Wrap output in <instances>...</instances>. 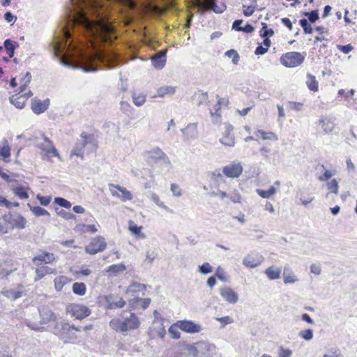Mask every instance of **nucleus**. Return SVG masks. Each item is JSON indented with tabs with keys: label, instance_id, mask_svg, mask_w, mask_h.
I'll return each mask as SVG.
<instances>
[{
	"label": "nucleus",
	"instance_id": "nucleus-1",
	"mask_svg": "<svg viewBox=\"0 0 357 357\" xmlns=\"http://www.w3.org/2000/svg\"><path fill=\"white\" fill-rule=\"evenodd\" d=\"M81 8L73 23L91 43L93 50L85 52L83 42L77 39L73 32L64 27L62 29V38L56 39L54 45V54L61 64L69 66V61L77 60L79 68L84 72L96 71L99 66L107 68L116 67L122 60L118 52L112 48L100 47L111 41L109 34L113 28L107 21L100 0H79Z\"/></svg>",
	"mask_w": 357,
	"mask_h": 357
},
{
	"label": "nucleus",
	"instance_id": "nucleus-2",
	"mask_svg": "<svg viewBox=\"0 0 357 357\" xmlns=\"http://www.w3.org/2000/svg\"><path fill=\"white\" fill-rule=\"evenodd\" d=\"M139 324L140 321L137 315L128 312H123L119 318L113 319L109 321V326L112 329L123 334L137 329Z\"/></svg>",
	"mask_w": 357,
	"mask_h": 357
},
{
	"label": "nucleus",
	"instance_id": "nucleus-3",
	"mask_svg": "<svg viewBox=\"0 0 357 357\" xmlns=\"http://www.w3.org/2000/svg\"><path fill=\"white\" fill-rule=\"evenodd\" d=\"M304 59L305 56L301 53L291 52L283 54L280 58V61L286 67L295 68L300 66Z\"/></svg>",
	"mask_w": 357,
	"mask_h": 357
},
{
	"label": "nucleus",
	"instance_id": "nucleus-4",
	"mask_svg": "<svg viewBox=\"0 0 357 357\" xmlns=\"http://www.w3.org/2000/svg\"><path fill=\"white\" fill-rule=\"evenodd\" d=\"M3 220L8 224L7 228L24 229L26 224V219L17 213H8L3 215Z\"/></svg>",
	"mask_w": 357,
	"mask_h": 357
},
{
	"label": "nucleus",
	"instance_id": "nucleus-5",
	"mask_svg": "<svg viewBox=\"0 0 357 357\" xmlns=\"http://www.w3.org/2000/svg\"><path fill=\"white\" fill-rule=\"evenodd\" d=\"M66 311L77 319H83L91 314V310L81 304H70L67 306Z\"/></svg>",
	"mask_w": 357,
	"mask_h": 357
},
{
	"label": "nucleus",
	"instance_id": "nucleus-6",
	"mask_svg": "<svg viewBox=\"0 0 357 357\" xmlns=\"http://www.w3.org/2000/svg\"><path fill=\"white\" fill-rule=\"evenodd\" d=\"M106 245L107 243L104 237L96 236L85 247V251L90 255H95L105 250Z\"/></svg>",
	"mask_w": 357,
	"mask_h": 357
},
{
	"label": "nucleus",
	"instance_id": "nucleus-7",
	"mask_svg": "<svg viewBox=\"0 0 357 357\" xmlns=\"http://www.w3.org/2000/svg\"><path fill=\"white\" fill-rule=\"evenodd\" d=\"M243 166L241 162L233 161L222 169V174L228 178H236L243 172Z\"/></svg>",
	"mask_w": 357,
	"mask_h": 357
},
{
	"label": "nucleus",
	"instance_id": "nucleus-8",
	"mask_svg": "<svg viewBox=\"0 0 357 357\" xmlns=\"http://www.w3.org/2000/svg\"><path fill=\"white\" fill-rule=\"evenodd\" d=\"M90 135L83 132L80 135V139L77 141L74 147L73 148L70 156L76 155L83 158L84 150L86 145L89 143Z\"/></svg>",
	"mask_w": 357,
	"mask_h": 357
},
{
	"label": "nucleus",
	"instance_id": "nucleus-9",
	"mask_svg": "<svg viewBox=\"0 0 357 357\" xmlns=\"http://www.w3.org/2000/svg\"><path fill=\"white\" fill-rule=\"evenodd\" d=\"M264 261V257L258 253H249L243 257V264L250 268H254L259 266Z\"/></svg>",
	"mask_w": 357,
	"mask_h": 357
},
{
	"label": "nucleus",
	"instance_id": "nucleus-10",
	"mask_svg": "<svg viewBox=\"0 0 357 357\" xmlns=\"http://www.w3.org/2000/svg\"><path fill=\"white\" fill-rule=\"evenodd\" d=\"M176 325L183 331L188 333H196L202 331V326L192 321H178Z\"/></svg>",
	"mask_w": 357,
	"mask_h": 357
},
{
	"label": "nucleus",
	"instance_id": "nucleus-11",
	"mask_svg": "<svg viewBox=\"0 0 357 357\" xmlns=\"http://www.w3.org/2000/svg\"><path fill=\"white\" fill-rule=\"evenodd\" d=\"M106 308L107 309H116L122 308L125 304V301L114 294H109L105 296Z\"/></svg>",
	"mask_w": 357,
	"mask_h": 357
},
{
	"label": "nucleus",
	"instance_id": "nucleus-12",
	"mask_svg": "<svg viewBox=\"0 0 357 357\" xmlns=\"http://www.w3.org/2000/svg\"><path fill=\"white\" fill-rule=\"evenodd\" d=\"M50 105V100H39L36 98L31 100V109L36 114H40L46 111Z\"/></svg>",
	"mask_w": 357,
	"mask_h": 357
},
{
	"label": "nucleus",
	"instance_id": "nucleus-13",
	"mask_svg": "<svg viewBox=\"0 0 357 357\" xmlns=\"http://www.w3.org/2000/svg\"><path fill=\"white\" fill-rule=\"evenodd\" d=\"M56 257L53 253L48 252H42L40 254L35 256L32 261L36 266H40L42 263L50 264L53 263Z\"/></svg>",
	"mask_w": 357,
	"mask_h": 357
},
{
	"label": "nucleus",
	"instance_id": "nucleus-14",
	"mask_svg": "<svg viewBox=\"0 0 357 357\" xmlns=\"http://www.w3.org/2000/svg\"><path fill=\"white\" fill-rule=\"evenodd\" d=\"M220 296L228 303L235 304L238 301V294L229 287H225L219 289Z\"/></svg>",
	"mask_w": 357,
	"mask_h": 357
},
{
	"label": "nucleus",
	"instance_id": "nucleus-15",
	"mask_svg": "<svg viewBox=\"0 0 357 357\" xmlns=\"http://www.w3.org/2000/svg\"><path fill=\"white\" fill-rule=\"evenodd\" d=\"M201 357H209L215 351V346L207 342H197Z\"/></svg>",
	"mask_w": 357,
	"mask_h": 357
},
{
	"label": "nucleus",
	"instance_id": "nucleus-16",
	"mask_svg": "<svg viewBox=\"0 0 357 357\" xmlns=\"http://www.w3.org/2000/svg\"><path fill=\"white\" fill-rule=\"evenodd\" d=\"M185 139H195L198 137L197 124L189 123L185 128L181 130Z\"/></svg>",
	"mask_w": 357,
	"mask_h": 357
},
{
	"label": "nucleus",
	"instance_id": "nucleus-17",
	"mask_svg": "<svg viewBox=\"0 0 357 357\" xmlns=\"http://www.w3.org/2000/svg\"><path fill=\"white\" fill-rule=\"evenodd\" d=\"M233 126H227L222 137L220 139L222 144L228 146H233L234 145V137L232 133Z\"/></svg>",
	"mask_w": 357,
	"mask_h": 357
},
{
	"label": "nucleus",
	"instance_id": "nucleus-18",
	"mask_svg": "<svg viewBox=\"0 0 357 357\" xmlns=\"http://www.w3.org/2000/svg\"><path fill=\"white\" fill-rule=\"evenodd\" d=\"M153 66L157 69H162L166 63V50H162L155 54L151 58Z\"/></svg>",
	"mask_w": 357,
	"mask_h": 357
},
{
	"label": "nucleus",
	"instance_id": "nucleus-19",
	"mask_svg": "<svg viewBox=\"0 0 357 357\" xmlns=\"http://www.w3.org/2000/svg\"><path fill=\"white\" fill-rule=\"evenodd\" d=\"M326 187L328 190V193L326 195V198L328 199H331L333 200L334 197L333 194L335 195L338 194L339 184L337 181L334 178L327 182L326 184Z\"/></svg>",
	"mask_w": 357,
	"mask_h": 357
},
{
	"label": "nucleus",
	"instance_id": "nucleus-20",
	"mask_svg": "<svg viewBox=\"0 0 357 357\" xmlns=\"http://www.w3.org/2000/svg\"><path fill=\"white\" fill-rule=\"evenodd\" d=\"M36 268L35 273L36 276L34 278V281L37 282L43 278H44L45 275L52 274L54 273V269L50 268L46 266H41Z\"/></svg>",
	"mask_w": 357,
	"mask_h": 357
},
{
	"label": "nucleus",
	"instance_id": "nucleus-21",
	"mask_svg": "<svg viewBox=\"0 0 357 357\" xmlns=\"http://www.w3.org/2000/svg\"><path fill=\"white\" fill-rule=\"evenodd\" d=\"M204 6L207 9H211L215 13H222L226 9V6L224 3H220L218 5L215 0H206Z\"/></svg>",
	"mask_w": 357,
	"mask_h": 357
},
{
	"label": "nucleus",
	"instance_id": "nucleus-22",
	"mask_svg": "<svg viewBox=\"0 0 357 357\" xmlns=\"http://www.w3.org/2000/svg\"><path fill=\"white\" fill-rule=\"evenodd\" d=\"M40 315L43 323L47 324L52 321H54L56 319V315L53 313V312L45 307H42L39 310Z\"/></svg>",
	"mask_w": 357,
	"mask_h": 357
},
{
	"label": "nucleus",
	"instance_id": "nucleus-23",
	"mask_svg": "<svg viewBox=\"0 0 357 357\" xmlns=\"http://www.w3.org/2000/svg\"><path fill=\"white\" fill-rule=\"evenodd\" d=\"M265 274L269 280H276L281 277V268L271 266L265 270Z\"/></svg>",
	"mask_w": 357,
	"mask_h": 357
},
{
	"label": "nucleus",
	"instance_id": "nucleus-24",
	"mask_svg": "<svg viewBox=\"0 0 357 357\" xmlns=\"http://www.w3.org/2000/svg\"><path fill=\"white\" fill-rule=\"evenodd\" d=\"M10 152L11 148L8 140L3 139L1 146V160H3L6 162H10Z\"/></svg>",
	"mask_w": 357,
	"mask_h": 357
},
{
	"label": "nucleus",
	"instance_id": "nucleus-25",
	"mask_svg": "<svg viewBox=\"0 0 357 357\" xmlns=\"http://www.w3.org/2000/svg\"><path fill=\"white\" fill-rule=\"evenodd\" d=\"M3 45L9 58H12L14 56L15 50L18 47L17 43L10 39H6L3 43Z\"/></svg>",
	"mask_w": 357,
	"mask_h": 357
},
{
	"label": "nucleus",
	"instance_id": "nucleus-26",
	"mask_svg": "<svg viewBox=\"0 0 357 357\" xmlns=\"http://www.w3.org/2000/svg\"><path fill=\"white\" fill-rule=\"evenodd\" d=\"M10 102L17 108L22 109L26 102V98L23 97L20 93L15 94L10 98Z\"/></svg>",
	"mask_w": 357,
	"mask_h": 357
},
{
	"label": "nucleus",
	"instance_id": "nucleus-27",
	"mask_svg": "<svg viewBox=\"0 0 357 357\" xmlns=\"http://www.w3.org/2000/svg\"><path fill=\"white\" fill-rule=\"evenodd\" d=\"M217 98L218 102L214 105L213 111L211 110L210 112L211 116L213 119V122L215 123H218L220 121V114L219 113V110L220 109V105L223 100V99L220 98L218 96H217Z\"/></svg>",
	"mask_w": 357,
	"mask_h": 357
},
{
	"label": "nucleus",
	"instance_id": "nucleus-28",
	"mask_svg": "<svg viewBox=\"0 0 357 357\" xmlns=\"http://www.w3.org/2000/svg\"><path fill=\"white\" fill-rule=\"evenodd\" d=\"M151 158L154 159H161L164 162L169 163L166 154L159 148H155L149 152Z\"/></svg>",
	"mask_w": 357,
	"mask_h": 357
},
{
	"label": "nucleus",
	"instance_id": "nucleus-29",
	"mask_svg": "<svg viewBox=\"0 0 357 357\" xmlns=\"http://www.w3.org/2000/svg\"><path fill=\"white\" fill-rule=\"evenodd\" d=\"M110 191L113 196L120 198L123 202L131 200L132 199V193L125 188L120 191L121 192V195H120L117 192L114 191L112 189H110Z\"/></svg>",
	"mask_w": 357,
	"mask_h": 357
},
{
	"label": "nucleus",
	"instance_id": "nucleus-30",
	"mask_svg": "<svg viewBox=\"0 0 357 357\" xmlns=\"http://www.w3.org/2000/svg\"><path fill=\"white\" fill-rule=\"evenodd\" d=\"M220 199H222L225 197H229L234 203H240L241 200V195L236 190L229 193H227L225 192H220Z\"/></svg>",
	"mask_w": 357,
	"mask_h": 357
},
{
	"label": "nucleus",
	"instance_id": "nucleus-31",
	"mask_svg": "<svg viewBox=\"0 0 357 357\" xmlns=\"http://www.w3.org/2000/svg\"><path fill=\"white\" fill-rule=\"evenodd\" d=\"M306 85L307 88L314 92H316L318 91V82L316 79L315 76L307 74V79H306Z\"/></svg>",
	"mask_w": 357,
	"mask_h": 357
},
{
	"label": "nucleus",
	"instance_id": "nucleus-32",
	"mask_svg": "<svg viewBox=\"0 0 357 357\" xmlns=\"http://www.w3.org/2000/svg\"><path fill=\"white\" fill-rule=\"evenodd\" d=\"M175 91V87L172 86H162L158 89L156 96L163 97L165 95H173Z\"/></svg>",
	"mask_w": 357,
	"mask_h": 357
},
{
	"label": "nucleus",
	"instance_id": "nucleus-33",
	"mask_svg": "<svg viewBox=\"0 0 357 357\" xmlns=\"http://www.w3.org/2000/svg\"><path fill=\"white\" fill-rule=\"evenodd\" d=\"M192 99L195 104H196L197 106H200L201 105L207 101L208 94L207 93L198 91L195 93Z\"/></svg>",
	"mask_w": 357,
	"mask_h": 357
},
{
	"label": "nucleus",
	"instance_id": "nucleus-34",
	"mask_svg": "<svg viewBox=\"0 0 357 357\" xmlns=\"http://www.w3.org/2000/svg\"><path fill=\"white\" fill-rule=\"evenodd\" d=\"M1 178L5 180L10 185V188H14L18 183L17 175L15 174H6L1 172Z\"/></svg>",
	"mask_w": 357,
	"mask_h": 357
},
{
	"label": "nucleus",
	"instance_id": "nucleus-35",
	"mask_svg": "<svg viewBox=\"0 0 357 357\" xmlns=\"http://www.w3.org/2000/svg\"><path fill=\"white\" fill-rule=\"evenodd\" d=\"M11 190L20 199H26L29 198V195L26 192L25 188L21 185H19V183L16 184L14 188H11Z\"/></svg>",
	"mask_w": 357,
	"mask_h": 357
},
{
	"label": "nucleus",
	"instance_id": "nucleus-36",
	"mask_svg": "<svg viewBox=\"0 0 357 357\" xmlns=\"http://www.w3.org/2000/svg\"><path fill=\"white\" fill-rule=\"evenodd\" d=\"M73 291L75 294L83 296L86 293V285L83 282H75L73 284Z\"/></svg>",
	"mask_w": 357,
	"mask_h": 357
},
{
	"label": "nucleus",
	"instance_id": "nucleus-37",
	"mask_svg": "<svg viewBox=\"0 0 357 357\" xmlns=\"http://www.w3.org/2000/svg\"><path fill=\"white\" fill-rule=\"evenodd\" d=\"M145 289L146 286L144 284L138 282H132L128 286L127 289V293H137L144 291Z\"/></svg>",
	"mask_w": 357,
	"mask_h": 357
},
{
	"label": "nucleus",
	"instance_id": "nucleus-38",
	"mask_svg": "<svg viewBox=\"0 0 357 357\" xmlns=\"http://www.w3.org/2000/svg\"><path fill=\"white\" fill-rule=\"evenodd\" d=\"M55 289L60 291L68 282V278L65 276H59L54 280Z\"/></svg>",
	"mask_w": 357,
	"mask_h": 357
},
{
	"label": "nucleus",
	"instance_id": "nucleus-39",
	"mask_svg": "<svg viewBox=\"0 0 357 357\" xmlns=\"http://www.w3.org/2000/svg\"><path fill=\"white\" fill-rule=\"evenodd\" d=\"M319 123L325 133L331 132L334 129V124L330 120H320Z\"/></svg>",
	"mask_w": 357,
	"mask_h": 357
},
{
	"label": "nucleus",
	"instance_id": "nucleus-40",
	"mask_svg": "<svg viewBox=\"0 0 357 357\" xmlns=\"http://www.w3.org/2000/svg\"><path fill=\"white\" fill-rule=\"evenodd\" d=\"M257 192L260 197H261L263 198L268 199L272 195L275 194L276 189L273 186H271L268 190L257 189Z\"/></svg>",
	"mask_w": 357,
	"mask_h": 357
},
{
	"label": "nucleus",
	"instance_id": "nucleus-41",
	"mask_svg": "<svg viewBox=\"0 0 357 357\" xmlns=\"http://www.w3.org/2000/svg\"><path fill=\"white\" fill-rule=\"evenodd\" d=\"M151 303L150 298H134L130 301V304L132 305H141L143 309H146Z\"/></svg>",
	"mask_w": 357,
	"mask_h": 357
},
{
	"label": "nucleus",
	"instance_id": "nucleus-42",
	"mask_svg": "<svg viewBox=\"0 0 357 357\" xmlns=\"http://www.w3.org/2000/svg\"><path fill=\"white\" fill-rule=\"evenodd\" d=\"M126 269V267L123 264H113L112 266H109L106 271L107 273H119L124 271Z\"/></svg>",
	"mask_w": 357,
	"mask_h": 357
},
{
	"label": "nucleus",
	"instance_id": "nucleus-43",
	"mask_svg": "<svg viewBox=\"0 0 357 357\" xmlns=\"http://www.w3.org/2000/svg\"><path fill=\"white\" fill-rule=\"evenodd\" d=\"M28 206L30 207V210L32 211V213L38 217L50 215L49 212L40 206H31L29 204Z\"/></svg>",
	"mask_w": 357,
	"mask_h": 357
},
{
	"label": "nucleus",
	"instance_id": "nucleus-44",
	"mask_svg": "<svg viewBox=\"0 0 357 357\" xmlns=\"http://www.w3.org/2000/svg\"><path fill=\"white\" fill-rule=\"evenodd\" d=\"M129 229L135 235L144 238L145 236L141 233L142 227H138L133 221H129Z\"/></svg>",
	"mask_w": 357,
	"mask_h": 357
},
{
	"label": "nucleus",
	"instance_id": "nucleus-45",
	"mask_svg": "<svg viewBox=\"0 0 357 357\" xmlns=\"http://www.w3.org/2000/svg\"><path fill=\"white\" fill-rule=\"evenodd\" d=\"M255 134L256 137H261L264 140L271 139L272 138L277 139L275 135L272 132H266L264 130H259Z\"/></svg>",
	"mask_w": 357,
	"mask_h": 357
},
{
	"label": "nucleus",
	"instance_id": "nucleus-46",
	"mask_svg": "<svg viewBox=\"0 0 357 357\" xmlns=\"http://www.w3.org/2000/svg\"><path fill=\"white\" fill-rule=\"evenodd\" d=\"M132 100L136 106H142L146 101V96L142 93L137 94L136 93H134L132 94Z\"/></svg>",
	"mask_w": 357,
	"mask_h": 357
},
{
	"label": "nucleus",
	"instance_id": "nucleus-47",
	"mask_svg": "<svg viewBox=\"0 0 357 357\" xmlns=\"http://www.w3.org/2000/svg\"><path fill=\"white\" fill-rule=\"evenodd\" d=\"M243 14L244 15L247 16V17H250L251 16L255 9H256V7H257V1L256 0H253V3L251 4L250 6H245V5H243Z\"/></svg>",
	"mask_w": 357,
	"mask_h": 357
},
{
	"label": "nucleus",
	"instance_id": "nucleus-48",
	"mask_svg": "<svg viewBox=\"0 0 357 357\" xmlns=\"http://www.w3.org/2000/svg\"><path fill=\"white\" fill-rule=\"evenodd\" d=\"M31 75L29 72H27L23 79H22V84L20 86V91L19 93L24 92L26 90V86L28 84L31 82Z\"/></svg>",
	"mask_w": 357,
	"mask_h": 357
},
{
	"label": "nucleus",
	"instance_id": "nucleus-49",
	"mask_svg": "<svg viewBox=\"0 0 357 357\" xmlns=\"http://www.w3.org/2000/svg\"><path fill=\"white\" fill-rule=\"evenodd\" d=\"M188 354L192 357H201L197 343L189 345L188 347Z\"/></svg>",
	"mask_w": 357,
	"mask_h": 357
},
{
	"label": "nucleus",
	"instance_id": "nucleus-50",
	"mask_svg": "<svg viewBox=\"0 0 357 357\" xmlns=\"http://www.w3.org/2000/svg\"><path fill=\"white\" fill-rule=\"evenodd\" d=\"M225 55L227 56L229 58L232 59V63L234 65H236L238 63L240 56L239 54L237 53V52L234 50H229L226 52Z\"/></svg>",
	"mask_w": 357,
	"mask_h": 357
},
{
	"label": "nucleus",
	"instance_id": "nucleus-51",
	"mask_svg": "<svg viewBox=\"0 0 357 357\" xmlns=\"http://www.w3.org/2000/svg\"><path fill=\"white\" fill-rule=\"evenodd\" d=\"M52 144V141L47 137H44L43 141L38 143V147L42 151L46 152Z\"/></svg>",
	"mask_w": 357,
	"mask_h": 357
},
{
	"label": "nucleus",
	"instance_id": "nucleus-52",
	"mask_svg": "<svg viewBox=\"0 0 357 357\" xmlns=\"http://www.w3.org/2000/svg\"><path fill=\"white\" fill-rule=\"evenodd\" d=\"M298 335L305 340H311L313 338V330L310 328L302 330L299 332Z\"/></svg>",
	"mask_w": 357,
	"mask_h": 357
},
{
	"label": "nucleus",
	"instance_id": "nucleus-53",
	"mask_svg": "<svg viewBox=\"0 0 357 357\" xmlns=\"http://www.w3.org/2000/svg\"><path fill=\"white\" fill-rule=\"evenodd\" d=\"M54 202L59 205L60 206L66 208H70L72 206L71 203L69 201L63 197H55Z\"/></svg>",
	"mask_w": 357,
	"mask_h": 357
},
{
	"label": "nucleus",
	"instance_id": "nucleus-54",
	"mask_svg": "<svg viewBox=\"0 0 357 357\" xmlns=\"http://www.w3.org/2000/svg\"><path fill=\"white\" fill-rule=\"evenodd\" d=\"M303 15L308 17L310 23L315 22L319 17L317 10H312L311 12H304Z\"/></svg>",
	"mask_w": 357,
	"mask_h": 357
},
{
	"label": "nucleus",
	"instance_id": "nucleus-55",
	"mask_svg": "<svg viewBox=\"0 0 357 357\" xmlns=\"http://www.w3.org/2000/svg\"><path fill=\"white\" fill-rule=\"evenodd\" d=\"M262 29L260 31V36L263 38H268L274 34V31L272 29H267L266 23H262Z\"/></svg>",
	"mask_w": 357,
	"mask_h": 357
},
{
	"label": "nucleus",
	"instance_id": "nucleus-56",
	"mask_svg": "<svg viewBox=\"0 0 357 357\" xmlns=\"http://www.w3.org/2000/svg\"><path fill=\"white\" fill-rule=\"evenodd\" d=\"M300 25L303 28L305 33H312V28L311 25L309 24L308 20L306 19H301L299 21Z\"/></svg>",
	"mask_w": 357,
	"mask_h": 357
},
{
	"label": "nucleus",
	"instance_id": "nucleus-57",
	"mask_svg": "<svg viewBox=\"0 0 357 357\" xmlns=\"http://www.w3.org/2000/svg\"><path fill=\"white\" fill-rule=\"evenodd\" d=\"M323 357H342V354L339 349L331 348L327 351Z\"/></svg>",
	"mask_w": 357,
	"mask_h": 357
},
{
	"label": "nucleus",
	"instance_id": "nucleus-58",
	"mask_svg": "<svg viewBox=\"0 0 357 357\" xmlns=\"http://www.w3.org/2000/svg\"><path fill=\"white\" fill-rule=\"evenodd\" d=\"M178 328H179L176 324L174 325H172L169 328V333L171 334L172 337L174 339H179L181 334L180 332L178 331Z\"/></svg>",
	"mask_w": 357,
	"mask_h": 357
},
{
	"label": "nucleus",
	"instance_id": "nucleus-59",
	"mask_svg": "<svg viewBox=\"0 0 357 357\" xmlns=\"http://www.w3.org/2000/svg\"><path fill=\"white\" fill-rule=\"evenodd\" d=\"M212 271V266L208 262H205L199 266V271L202 274H208L211 273Z\"/></svg>",
	"mask_w": 357,
	"mask_h": 357
},
{
	"label": "nucleus",
	"instance_id": "nucleus-60",
	"mask_svg": "<svg viewBox=\"0 0 357 357\" xmlns=\"http://www.w3.org/2000/svg\"><path fill=\"white\" fill-rule=\"evenodd\" d=\"M151 200L159 207L167 210V206L163 204V202H160V198L158 195L155 193H151Z\"/></svg>",
	"mask_w": 357,
	"mask_h": 357
},
{
	"label": "nucleus",
	"instance_id": "nucleus-61",
	"mask_svg": "<svg viewBox=\"0 0 357 357\" xmlns=\"http://www.w3.org/2000/svg\"><path fill=\"white\" fill-rule=\"evenodd\" d=\"M283 280H284V282L285 284L294 283L296 281H298L296 276L293 273H291V274L284 273L283 274Z\"/></svg>",
	"mask_w": 357,
	"mask_h": 357
},
{
	"label": "nucleus",
	"instance_id": "nucleus-62",
	"mask_svg": "<svg viewBox=\"0 0 357 357\" xmlns=\"http://www.w3.org/2000/svg\"><path fill=\"white\" fill-rule=\"evenodd\" d=\"M3 294L7 296L8 298H13L14 300L21 297L22 296V292L20 291H6L5 292H3Z\"/></svg>",
	"mask_w": 357,
	"mask_h": 357
},
{
	"label": "nucleus",
	"instance_id": "nucleus-63",
	"mask_svg": "<svg viewBox=\"0 0 357 357\" xmlns=\"http://www.w3.org/2000/svg\"><path fill=\"white\" fill-rule=\"evenodd\" d=\"M225 273L223 270L222 268H221L220 266L218 267L216 271H215V277H217L220 280L222 281V282H226L227 278V277L225 275Z\"/></svg>",
	"mask_w": 357,
	"mask_h": 357
},
{
	"label": "nucleus",
	"instance_id": "nucleus-64",
	"mask_svg": "<svg viewBox=\"0 0 357 357\" xmlns=\"http://www.w3.org/2000/svg\"><path fill=\"white\" fill-rule=\"evenodd\" d=\"M292 355V351L289 349H284L283 347H280L278 351L279 357H291Z\"/></svg>",
	"mask_w": 357,
	"mask_h": 357
}]
</instances>
